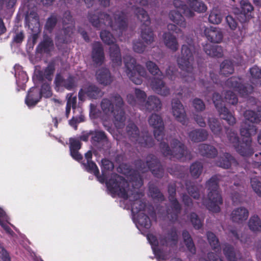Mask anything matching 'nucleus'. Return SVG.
<instances>
[{
	"mask_svg": "<svg viewBox=\"0 0 261 261\" xmlns=\"http://www.w3.org/2000/svg\"><path fill=\"white\" fill-rule=\"evenodd\" d=\"M194 49V46L191 44L182 45L181 56L177 60L179 67L187 72L191 71L193 69Z\"/></svg>",
	"mask_w": 261,
	"mask_h": 261,
	"instance_id": "obj_12",
	"label": "nucleus"
},
{
	"mask_svg": "<svg viewBox=\"0 0 261 261\" xmlns=\"http://www.w3.org/2000/svg\"><path fill=\"white\" fill-rule=\"evenodd\" d=\"M186 189L189 195L195 199H199L200 193L198 188L191 182L186 183Z\"/></svg>",
	"mask_w": 261,
	"mask_h": 261,
	"instance_id": "obj_54",
	"label": "nucleus"
},
{
	"mask_svg": "<svg viewBox=\"0 0 261 261\" xmlns=\"http://www.w3.org/2000/svg\"><path fill=\"white\" fill-rule=\"evenodd\" d=\"M87 17L94 27L99 30L103 26H109L113 31L117 33L119 37L122 36L128 27L127 15L123 11L114 14V21L109 14L97 10L89 11Z\"/></svg>",
	"mask_w": 261,
	"mask_h": 261,
	"instance_id": "obj_2",
	"label": "nucleus"
},
{
	"mask_svg": "<svg viewBox=\"0 0 261 261\" xmlns=\"http://www.w3.org/2000/svg\"><path fill=\"white\" fill-rule=\"evenodd\" d=\"M39 91L40 92V95H41V97H44L45 98H49L52 95L51 87L49 84L47 83L42 84L41 89L39 90Z\"/></svg>",
	"mask_w": 261,
	"mask_h": 261,
	"instance_id": "obj_61",
	"label": "nucleus"
},
{
	"mask_svg": "<svg viewBox=\"0 0 261 261\" xmlns=\"http://www.w3.org/2000/svg\"><path fill=\"white\" fill-rule=\"evenodd\" d=\"M223 16L220 10L217 8H214L208 16V21L213 24H219L221 22Z\"/></svg>",
	"mask_w": 261,
	"mask_h": 261,
	"instance_id": "obj_44",
	"label": "nucleus"
},
{
	"mask_svg": "<svg viewBox=\"0 0 261 261\" xmlns=\"http://www.w3.org/2000/svg\"><path fill=\"white\" fill-rule=\"evenodd\" d=\"M257 127L253 124L243 122L240 129V134L242 136L245 137L246 140H251V136L256 134Z\"/></svg>",
	"mask_w": 261,
	"mask_h": 261,
	"instance_id": "obj_30",
	"label": "nucleus"
},
{
	"mask_svg": "<svg viewBox=\"0 0 261 261\" xmlns=\"http://www.w3.org/2000/svg\"><path fill=\"white\" fill-rule=\"evenodd\" d=\"M148 123L154 128V136L155 139L160 141L164 136V125L160 115L152 114L148 119Z\"/></svg>",
	"mask_w": 261,
	"mask_h": 261,
	"instance_id": "obj_16",
	"label": "nucleus"
},
{
	"mask_svg": "<svg viewBox=\"0 0 261 261\" xmlns=\"http://www.w3.org/2000/svg\"><path fill=\"white\" fill-rule=\"evenodd\" d=\"M172 113L177 121L182 125L187 123V118L182 104L178 99H173L172 101Z\"/></svg>",
	"mask_w": 261,
	"mask_h": 261,
	"instance_id": "obj_18",
	"label": "nucleus"
},
{
	"mask_svg": "<svg viewBox=\"0 0 261 261\" xmlns=\"http://www.w3.org/2000/svg\"><path fill=\"white\" fill-rule=\"evenodd\" d=\"M104 93L101 89L94 84H90L84 89H81L79 92V98L82 99V96L86 95L89 98L97 99L101 97Z\"/></svg>",
	"mask_w": 261,
	"mask_h": 261,
	"instance_id": "obj_17",
	"label": "nucleus"
},
{
	"mask_svg": "<svg viewBox=\"0 0 261 261\" xmlns=\"http://www.w3.org/2000/svg\"><path fill=\"white\" fill-rule=\"evenodd\" d=\"M224 98L226 102L232 105L238 103V98L237 95L232 91L228 90L225 93Z\"/></svg>",
	"mask_w": 261,
	"mask_h": 261,
	"instance_id": "obj_58",
	"label": "nucleus"
},
{
	"mask_svg": "<svg viewBox=\"0 0 261 261\" xmlns=\"http://www.w3.org/2000/svg\"><path fill=\"white\" fill-rule=\"evenodd\" d=\"M234 70L233 62L230 60H224L220 65V73L224 76L232 74Z\"/></svg>",
	"mask_w": 261,
	"mask_h": 261,
	"instance_id": "obj_42",
	"label": "nucleus"
},
{
	"mask_svg": "<svg viewBox=\"0 0 261 261\" xmlns=\"http://www.w3.org/2000/svg\"><path fill=\"white\" fill-rule=\"evenodd\" d=\"M190 221L195 229H200L203 226V220H201L196 213L192 212L189 216Z\"/></svg>",
	"mask_w": 261,
	"mask_h": 261,
	"instance_id": "obj_55",
	"label": "nucleus"
},
{
	"mask_svg": "<svg viewBox=\"0 0 261 261\" xmlns=\"http://www.w3.org/2000/svg\"><path fill=\"white\" fill-rule=\"evenodd\" d=\"M245 120L244 122H247L250 124L257 123L261 121V112L258 113L252 110L246 111L244 113Z\"/></svg>",
	"mask_w": 261,
	"mask_h": 261,
	"instance_id": "obj_39",
	"label": "nucleus"
},
{
	"mask_svg": "<svg viewBox=\"0 0 261 261\" xmlns=\"http://www.w3.org/2000/svg\"><path fill=\"white\" fill-rule=\"evenodd\" d=\"M91 142L94 146L108 142V138L106 133L101 130H92Z\"/></svg>",
	"mask_w": 261,
	"mask_h": 261,
	"instance_id": "obj_31",
	"label": "nucleus"
},
{
	"mask_svg": "<svg viewBox=\"0 0 261 261\" xmlns=\"http://www.w3.org/2000/svg\"><path fill=\"white\" fill-rule=\"evenodd\" d=\"M160 148L162 153L170 159H181L186 157L188 152L185 145L176 139L171 140L170 146L167 143L161 142Z\"/></svg>",
	"mask_w": 261,
	"mask_h": 261,
	"instance_id": "obj_7",
	"label": "nucleus"
},
{
	"mask_svg": "<svg viewBox=\"0 0 261 261\" xmlns=\"http://www.w3.org/2000/svg\"><path fill=\"white\" fill-rule=\"evenodd\" d=\"M208 123L210 129L215 135H220L222 131V126L217 119L214 118H209Z\"/></svg>",
	"mask_w": 261,
	"mask_h": 261,
	"instance_id": "obj_50",
	"label": "nucleus"
},
{
	"mask_svg": "<svg viewBox=\"0 0 261 261\" xmlns=\"http://www.w3.org/2000/svg\"><path fill=\"white\" fill-rule=\"evenodd\" d=\"M169 200L170 205L166 210L167 215L169 221L172 223L176 222L181 211V206L176 198H170Z\"/></svg>",
	"mask_w": 261,
	"mask_h": 261,
	"instance_id": "obj_19",
	"label": "nucleus"
},
{
	"mask_svg": "<svg viewBox=\"0 0 261 261\" xmlns=\"http://www.w3.org/2000/svg\"><path fill=\"white\" fill-rule=\"evenodd\" d=\"M110 57L115 66H120L122 63L121 55L119 46L116 44H111L109 48Z\"/></svg>",
	"mask_w": 261,
	"mask_h": 261,
	"instance_id": "obj_33",
	"label": "nucleus"
},
{
	"mask_svg": "<svg viewBox=\"0 0 261 261\" xmlns=\"http://www.w3.org/2000/svg\"><path fill=\"white\" fill-rule=\"evenodd\" d=\"M134 13L137 19L142 23L141 25V37L147 44H150L154 41V35L150 27V18L144 9L135 7Z\"/></svg>",
	"mask_w": 261,
	"mask_h": 261,
	"instance_id": "obj_8",
	"label": "nucleus"
},
{
	"mask_svg": "<svg viewBox=\"0 0 261 261\" xmlns=\"http://www.w3.org/2000/svg\"><path fill=\"white\" fill-rule=\"evenodd\" d=\"M117 171L125 175L132 183L134 190L129 196L130 200L133 202L141 200L140 199L144 194L143 192L136 190L139 189L143 184V179L140 172L138 170L133 169L130 164H119Z\"/></svg>",
	"mask_w": 261,
	"mask_h": 261,
	"instance_id": "obj_5",
	"label": "nucleus"
},
{
	"mask_svg": "<svg viewBox=\"0 0 261 261\" xmlns=\"http://www.w3.org/2000/svg\"><path fill=\"white\" fill-rule=\"evenodd\" d=\"M204 34L206 38L210 42L219 43L221 42L223 38V35L219 28L211 27L204 30Z\"/></svg>",
	"mask_w": 261,
	"mask_h": 261,
	"instance_id": "obj_26",
	"label": "nucleus"
},
{
	"mask_svg": "<svg viewBox=\"0 0 261 261\" xmlns=\"http://www.w3.org/2000/svg\"><path fill=\"white\" fill-rule=\"evenodd\" d=\"M168 236H161L159 238V243L161 246L168 247L176 245L178 242V236L175 227H172L167 233Z\"/></svg>",
	"mask_w": 261,
	"mask_h": 261,
	"instance_id": "obj_23",
	"label": "nucleus"
},
{
	"mask_svg": "<svg viewBox=\"0 0 261 261\" xmlns=\"http://www.w3.org/2000/svg\"><path fill=\"white\" fill-rule=\"evenodd\" d=\"M189 137L192 142H200L207 139L208 133L204 129H195L189 133Z\"/></svg>",
	"mask_w": 261,
	"mask_h": 261,
	"instance_id": "obj_34",
	"label": "nucleus"
},
{
	"mask_svg": "<svg viewBox=\"0 0 261 261\" xmlns=\"http://www.w3.org/2000/svg\"><path fill=\"white\" fill-rule=\"evenodd\" d=\"M154 177L161 178L164 176V169L162 164H146Z\"/></svg>",
	"mask_w": 261,
	"mask_h": 261,
	"instance_id": "obj_49",
	"label": "nucleus"
},
{
	"mask_svg": "<svg viewBox=\"0 0 261 261\" xmlns=\"http://www.w3.org/2000/svg\"><path fill=\"white\" fill-rule=\"evenodd\" d=\"M100 37L104 43L108 45L114 44L115 39L111 33L106 30H102L100 33Z\"/></svg>",
	"mask_w": 261,
	"mask_h": 261,
	"instance_id": "obj_53",
	"label": "nucleus"
},
{
	"mask_svg": "<svg viewBox=\"0 0 261 261\" xmlns=\"http://www.w3.org/2000/svg\"><path fill=\"white\" fill-rule=\"evenodd\" d=\"M58 19L56 15H51L49 17L45 23V29L49 32H51L57 23Z\"/></svg>",
	"mask_w": 261,
	"mask_h": 261,
	"instance_id": "obj_57",
	"label": "nucleus"
},
{
	"mask_svg": "<svg viewBox=\"0 0 261 261\" xmlns=\"http://www.w3.org/2000/svg\"><path fill=\"white\" fill-rule=\"evenodd\" d=\"M183 13L179 10H171L169 13L170 19L177 25L182 28H186V21Z\"/></svg>",
	"mask_w": 261,
	"mask_h": 261,
	"instance_id": "obj_38",
	"label": "nucleus"
},
{
	"mask_svg": "<svg viewBox=\"0 0 261 261\" xmlns=\"http://www.w3.org/2000/svg\"><path fill=\"white\" fill-rule=\"evenodd\" d=\"M249 211L243 207L241 206L234 208L230 214V219L233 222L238 224H242L248 218Z\"/></svg>",
	"mask_w": 261,
	"mask_h": 261,
	"instance_id": "obj_24",
	"label": "nucleus"
},
{
	"mask_svg": "<svg viewBox=\"0 0 261 261\" xmlns=\"http://www.w3.org/2000/svg\"><path fill=\"white\" fill-rule=\"evenodd\" d=\"M124 102L118 93L111 94L110 98H103L100 102V107L103 114L112 116L113 122L117 128H121L124 125L126 119L124 109Z\"/></svg>",
	"mask_w": 261,
	"mask_h": 261,
	"instance_id": "obj_3",
	"label": "nucleus"
},
{
	"mask_svg": "<svg viewBox=\"0 0 261 261\" xmlns=\"http://www.w3.org/2000/svg\"><path fill=\"white\" fill-rule=\"evenodd\" d=\"M241 10L238 19L241 22L249 21L253 17L254 8L248 0H241L240 2Z\"/></svg>",
	"mask_w": 261,
	"mask_h": 261,
	"instance_id": "obj_22",
	"label": "nucleus"
},
{
	"mask_svg": "<svg viewBox=\"0 0 261 261\" xmlns=\"http://www.w3.org/2000/svg\"><path fill=\"white\" fill-rule=\"evenodd\" d=\"M193 106L197 112L203 111L205 108L204 102L200 99L196 98L193 101Z\"/></svg>",
	"mask_w": 261,
	"mask_h": 261,
	"instance_id": "obj_63",
	"label": "nucleus"
},
{
	"mask_svg": "<svg viewBox=\"0 0 261 261\" xmlns=\"http://www.w3.org/2000/svg\"><path fill=\"white\" fill-rule=\"evenodd\" d=\"M115 164H101V175H100L96 164H83V168L90 173L93 174L100 183L106 182L108 190L113 194L124 199L128 198L129 184L122 176L112 173Z\"/></svg>",
	"mask_w": 261,
	"mask_h": 261,
	"instance_id": "obj_1",
	"label": "nucleus"
},
{
	"mask_svg": "<svg viewBox=\"0 0 261 261\" xmlns=\"http://www.w3.org/2000/svg\"><path fill=\"white\" fill-rule=\"evenodd\" d=\"M213 101L221 119L225 120L228 124L233 126L236 123L233 115L224 105L222 96L217 92L213 95Z\"/></svg>",
	"mask_w": 261,
	"mask_h": 261,
	"instance_id": "obj_13",
	"label": "nucleus"
},
{
	"mask_svg": "<svg viewBox=\"0 0 261 261\" xmlns=\"http://www.w3.org/2000/svg\"><path fill=\"white\" fill-rule=\"evenodd\" d=\"M229 141L233 144L236 151L242 156H250L254 152L251 147L252 140H243L245 143H240L239 138L234 132L228 128L226 130Z\"/></svg>",
	"mask_w": 261,
	"mask_h": 261,
	"instance_id": "obj_11",
	"label": "nucleus"
},
{
	"mask_svg": "<svg viewBox=\"0 0 261 261\" xmlns=\"http://www.w3.org/2000/svg\"><path fill=\"white\" fill-rule=\"evenodd\" d=\"M41 95L39 89L36 87H32L28 92L25 98V103L29 107L35 106L40 101Z\"/></svg>",
	"mask_w": 261,
	"mask_h": 261,
	"instance_id": "obj_27",
	"label": "nucleus"
},
{
	"mask_svg": "<svg viewBox=\"0 0 261 261\" xmlns=\"http://www.w3.org/2000/svg\"><path fill=\"white\" fill-rule=\"evenodd\" d=\"M91 58L96 65H101L105 59L103 46L100 42H95L92 45Z\"/></svg>",
	"mask_w": 261,
	"mask_h": 261,
	"instance_id": "obj_21",
	"label": "nucleus"
},
{
	"mask_svg": "<svg viewBox=\"0 0 261 261\" xmlns=\"http://www.w3.org/2000/svg\"><path fill=\"white\" fill-rule=\"evenodd\" d=\"M165 45L167 47L176 51L178 48V43L175 36L170 32L164 33L163 36Z\"/></svg>",
	"mask_w": 261,
	"mask_h": 261,
	"instance_id": "obj_36",
	"label": "nucleus"
},
{
	"mask_svg": "<svg viewBox=\"0 0 261 261\" xmlns=\"http://www.w3.org/2000/svg\"><path fill=\"white\" fill-rule=\"evenodd\" d=\"M70 41V39L65 36L62 33L57 35L55 37V43L59 49L63 44H67Z\"/></svg>",
	"mask_w": 261,
	"mask_h": 261,
	"instance_id": "obj_60",
	"label": "nucleus"
},
{
	"mask_svg": "<svg viewBox=\"0 0 261 261\" xmlns=\"http://www.w3.org/2000/svg\"><path fill=\"white\" fill-rule=\"evenodd\" d=\"M190 9L198 13H203L207 9L206 6L201 1L199 0H189L188 2Z\"/></svg>",
	"mask_w": 261,
	"mask_h": 261,
	"instance_id": "obj_43",
	"label": "nucleus"
},
{
	"mask_svg": "<svg viewBox=\"0 0 261 261\" xmlns=\"http://www.w3.org/2000/svg\"><path fill=\"white\" fill-rule=\"evenodd\" d=\"M55 63L54 61H50L42 71L43 74L40 78L41 80H43V77L49 81H51L53 79V74L55 71Z\"/></svg>",
	"mask_w": 261,
	"mask_h": 261,
	"instance_id": "obj_46",
	"label": "nucleus"
},
{
	"mask_svg": "<svg viewBox=\"0 0 261 261\" xmlns=\"http://www.w3.org/2000/svg\"><path fill=\"white\" fill-rule=\"evenodd\" d=\"M242 78L237 76H232L225 82L226 87L232 88L243 97L248 96L253 91V87L249 84H243Z\"/></svg>",
	"mask_w": 261,
	"mask_h": 261,
	"instance_id": "obj_14",
	"label": "nucleus"
},
{
	"mask_svg": "<svg viewBox=\"0 0 261 261\" xmlns=\"http://www.w3.org/2000/svg\"><path fill=\"white\" fill-rule=\"evenodd\" d=\"M251 185L254 191L261 197V182L256 177L251 178Z\"/></svg>",
	"mask_w": 261,
	"mask_h": 261,
	"instance_id": "obj_62",
	"label": "nucleus"
},
{
	"mask_svg": "<svg viewBox=\"0 0 261 261\" xmlns=\"http://www.w3.org/2000/svg\"><path fill=\"white\" fill-rule=\"evenodd\" d=\"M219 178L217 175L213 176L206 183L209 191L207 198H202V203L209 211L219 213L221 209L220 205L223 203L222 196L219 191Z\"/></svg>",
	"mask_w": 261,
	"mask_h": 261,
	"instance_id": "obj_4",
	"label": "nucleus"
},
{
	"mask_svg": "<svg viewBox=\"0 0 261 261\" xmlns=\"http://www.w3.org/2000/svg\"><path fill=\"white\" fill-rule=\"evenodd\" d=\"M162 106V104L160 99L154 95L148 96L144 105L145 109L149 112L160 111Z\"/></svg>",
	"mask_w": 261,
	"mask_h": 261,
	"instance_id": "obj_28",
	"label": "nucleus"
},
{
	"mask_svg": "<svg viewBox=\"0 0 261 261\" xmlns=\"http://www.w3.org/2000/svg\"><path fill=\"white\" fill-rule=\"evenodd\" d=\"M123 59L127 75L134 84L141 85L143 82L142 77L147 75L145 68L137 64L136 59L130 56H125Z\"/></svg>",
	"mask_w": 261,
	"mask_h": 261,
	"instance_id": "obj_9",
	"label": "nucleus"
},
{
	"mask_svg": "<svg viewBox=\"0 0 261 261\" xmlns=\"http://www.w3.org/2000/svg\"><path fill=\"white\" fill-rule=\"evenodd\" d=\"M203 49L210 57L221 58L223 56V48L220 45L206 44L204 46Z\"/></svg>",
	"mask_w": 261,
	"mask_h": 261,
	"instance_id": "obj_35",
	"label": "nucleus"
},
{
	"mask_svg": "<svg viewBox=\"0 0 261 261\" xmlns=\"http://www.w3.org/2000/svg\"><path fill=\"white\" fill-rule=\"evenodd\" d=\"M173 5L176 8L175 10L181 11L185 16L192 17L194 15V12L185 4L184 2L180 0H174L173 1Z\"/></svg>",
	"mask_w": 261,
	"mask_h": 261,
	"instance_id": "obj_40",
	"label": "nucleus"
},
{
	"mask_svg": "<svg viewBox=\"0 0 261 261\" xmlns=\"http://www.w3.org/2000/svg\"><path fill=\"white\" fill-rule=\"evenodd\" d=\"M149 193L151 197L159 201L162 202L165 200V197L160 189L154 185H151L149 187Z\"/></svg>",
	"mask_w": 261,
	"mask_h": 261,
	"instance_id": "obj_51",
	"label": "nucleus"
},
{
	"mask_svg": "<svg viewBox=\"0 0 261 261\" xmlns=\"http://www.w3.org/2000/svg\"><path fill=\"white\" fill-rule=\"evenodd\" d=\"M203 164H191L190 172L191 175L195 178H198L203 170Z\"/></svg>",
	"mask_w": 261,
	"mask_h": 261,
	"instance_id": "obj_59",
	"label": "nucleus"
},
{
	"mask_svg": "<svg viewBox=\"0 0 261 261\" xmlns=\"http://www.w3.org/2000/svg\"><path fill=\"white\" fill-rule=\"evenodd\" d=\"M182 236L188 251L192 254H195L196 251V247L189 232L187 230H184L182 232Z\"/></svg>",
	"mask_w": 261,
	"mask_h": 261,
	"instance_id": "obj_41",
	"label": "nucleus"
},
{
	"mask_svg": "<svg viewBox=\"0 0 261 261\" xmlns=\"http://www.w3.org/2000/svg\"><path fill=\"white\" fill-rule=\"evenodd\" d=\"M126 131L129 139L141 147H151L154 145V140L148 132H143L140 136L139 129L134 122L128 123Z\"/></svg>",
	"mask_w": 261,
	"mask_h": 261,
	"instance_id": "obj_10",
	"label": "nucleus"
},
{
	"mask_svg": "<svg viewBox=\"0 0 261 261\" xmlns=\"http://www.w3.org/2000/svg\"><path fill=\"white\" fill-rule=\"evenodd\" d=\"M198 153L202 156L213 159L218 155V150L214 146L205 143L199 144L197 147Z\"/></svg>",
	"mask_w": 261,
	"mask_h": 261,
	"instance_id": "obj_25",
	"label": "nucleus"
},
{
	"mask_svg": "<svg viewBox=\"0 0 261 261\" xmlns=\"http://www.w3.org/2000/svg\"><path fill=\"white\" fill-rule=\"evenodd\" d=\"M25 23L29 28L34 33L32 35L33 45H35L38 38V33L40 31L39 17L36 10H29L25 17Z\"/></svg>",
	"mask_w": 261,
	"mask_h": 261,
	"instance_id": "obj_15",
	"label": "nucleus"
},
{
	"mask_svg": "<svg viewBox=\"0 0 261 261\" xmlns=\"http://www.w3.org/2000/svg\"><path fill=\"white\" fill-rule=\"evenodd\" d=\"M96 79L100 84L107 86L112 83L113 81V77L111 75L109 69L102 68L97 71Z\"/></svg>",
	"mask_w": 261,
	"mask_h": 261,
	"instance_id": "obj_29",
	"label": "nucleus"
},
{
	"mask_svg": "<svg viewBox=\"0 0 261 261\" xmlns=\"http://www.w3.org/2000/svg\"><path fill=\"white\" fill-rule=\"evenodd\" d=\"M145 65L150 74L160 77V78L154 77L151 79L150 86L152 90L161 95L164 96L168 95L170 94V89L163 81L164 75L158 65L151 61H147Z\"/></svg>",
	"mask_w": 261,
	"mask_h": 261,
	"instance_id": "obj_6",
	"label": "nucleus"
},
{
	"mask_svg": "<svg viewBox=\"0 0 261 261\" xmlns=\"http://www.w3.org/2000/svg\"><path fill=\"white\" fill-rule=\"evenodd\" d=\"M82 144L80 140L76 139L70 138L69 140V148L72 157L77 161H80L83 158L79 153V150L81 148Z\"/></svg>",
	"mask_w": 261,
	"mask_h": 261,
	"instance_id": "obj_32",
	"label": "nucleus"
},
{
	"mask_svg": "<svg viewBox=\"0 0 261 261\" xmlns=\"http://www.w3.org/2000/svg\"><path fill=\"white\" fill-rule=\"evenodd\" d=\"M133 48L135 52L141 54L143 53L145 50L146 46L143 42L140 41H137L134 42Z\"/></svg>",
	"mask_w": 261,
	"mask_h": 261,
	"instance_id": "obj_64",
	"label": "nucleus"
},
{
	"mask_svg": "<svg viewBox=\"0 0 261 261\" xmlns=\"http://www.w3.org/2000/svg\"><path fill=\"white\" fill-rule=\"evenodd\" d=\"M54 83L56 88L64 87L68 90H73L76 86L75 77L69 75L65 79L61 73H57L56 75Z\"/></svg>",
	"mask_w": 261,
	"mask_h": 261,
	"instance_id": "obj_20",
	"label": "nucleus"
},
{
	"mask_svg": "<svg viewBox=\"0 0 261 261\" xmlns=\"http://www.w3.org/2000/svg\"><path fill=\"white\" fill-rule=\"evenodd\" d=\"M137 222L141 227L146 229L150 228L151 226L149 217L143 213L137 216Z\"/></svg>",
	"mask_w": 261,
	"mask_h": 261,
	"instance_id": "obj_52",
	"label": "nucleus"
},
{
	"mask_svg": "<svg viewBox=\"0 0 261 261\" xmlns=\"http://www.w3.org/2000/svg\"><path fill=\"white\" fill-rule=\"evenodd\" d=\"M54 48V42L51 38L45 37L37 46L36 50L38 53L49 54Z\"/></svg>",
	"mask_w": 261,
	"mask_h": 261,
	"instance_id": "obj_37",
	"label": "nucleus"
},
{
	"mask_svg": "<svg viewBox=\"0 0 261 261\" xmlns=\"http://www.w3.org/2000/svg\"><path fill=\"white\" fill-rule=\"evenodd\" d=\"M248 226L253 232L261 230V221L257 215H253L250 217L248 221Z\"/></svg>",
	"mask_w": 261,
	"mask_h": 261,
	"instance_id": "obj_47",
	"label": "nucleus"
},
{
	"mask_svg": "<svg viewBox=\"0 0 261 261\" xmlns=\"http://www.w3.org/2000/svg\"><path fill=\"white\" fill-rule=\"evenodd\" d=\"M208 242L213 250L215 251H220L221 247L219 239L213 232L208 231L206 233Z\"/></svg>",
	"mask_w": 261,
	"mask_h": 261,
	"instance_id": "obj_45",
	"label": "nucleus"
},
{
	"mask_svg": "<svg viewBox=\"0 0 261 261\" xmlns=\"http://www.w3.org/2000/svg\"><path fill=\"white\" fill-rule=\"evenodd\" d=\"M223 252L228 261H237L236 254L232 246L227 243L225 244Z\"/></svg>",
	"mask_w": 261,
	"mask_h": 261,
	"instance_id": "obj_48",
	"label": "nucleus"
},
{
	"mask_svg": "<svg viewBox=\"0 0 261 261\" xmlns=\"http://www.w3.org/2000/svg\"><path fill=\"white\" fill-rule=\"evenodd\" d=\"M132 212L135 215L141 211H144L146 203L142 200H139L131 203Z\"/></svg>",
	"mask_w": 261,
	"mask_h": 261,
	"instance_id": "obj_56",
	"label": "nucleus"
}]
</instances>
